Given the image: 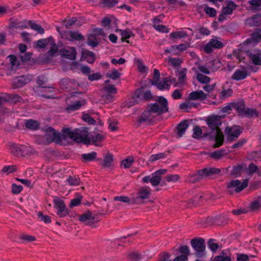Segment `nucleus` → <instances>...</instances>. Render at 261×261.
Listing matches in <instances>:
<instances>
[{
    "label": "nucleus",
    "instance_id": "nucleus-22",
    "mask_svg": "<svg viewBox=\"0 0 261 261\" xmlns=\"http://www.w3.org/2000/svg\"><path fill=\"white\" fill-rule=\"evenodd\" d=\"M207 98V94L201 90L193 91L188 96L189 100H205Z\"/></svg>",
    "mask_w": 261,
    "mask_h": 261
},
{
    "label": "nucleus",
    "instance_id": "nucleus-60",
    "mask_svg": "<svg viewBox=\"0 0 261 261\" xmlns=\"http://www.w3.org/2000/svg\"><path fill=\"white\" fill-rule=\"evenodd\" d=\"M182 60L179 58L169 57V62L174 67H178L182 63Z\"/></svg>",
    "mask_w": 261,
    "mask_h": 261
},
{
    "label": "nucleus",
    "instance_id": "nucleus-46",
    "mask_svg": "<svg viewBox=\"0 0 261 261\" xmlns=\"http://www.w3.org/2000/svg\"><path fill=\"white\" fill-rule=\"evenodd\" d=\"M225 150L223 149L215 150L211 153L210 156L214 159H220L225 154Z\"/></svg>",
    "mask_w": 261,
    "mask_h": 261
},
{
    "label": "nucleus",
    "instance_id": "nucleus-57",
    "mask_svg": "<svg viewBox=\"0 0 261 261\" xmlns=\"http://www.w3.org/2000/svg\"><path fill=\"white\" fill-rule=\"evenodd\" d=\"M37 216L41 221H43L45 223L49 224L51 222L50 217L47 215H43L42 212H39L37 213Z\"/></svg>",
    "mask_w": 261,
    "mask_h": 261
},
{
    "label": "nucleus",
    "instance_id": "nucleus-15",
    "mask_svg": "<svg viewBox=\"0 0 261 261\" xmlns=\"http://www.w3.org/2000/svg\"><path fill=\"white\" fill-rule=\"evenodd\" d=\"M28 21L29 20L24 19L23 21L19 20L16 19L14 20L11 21L8 28L9 29L13 30L15 29H28Z\"/></svg>",
    "mask_w": 261,
    "mask_h": 261
},
{
    "label": "nucleus",
    "instance_id": "nucleus-19",
    "mask_svg": "<svg viewBox=\"0 0 261 261\" xmlns=\"http://www.w3.org/2000/svg\"><path fill=\"white\" fill-rule=\"evenodd\" d=\"M220 172V169L215 167L204 168L200 170V173L203 174L204 178L219 174Z\"/></svg>",
    "mask_w": 261,
    "mask_h": 261
},
{
    "label": "nucleus",
    "instance_id": "nucleus-28",
    "mask_svg": "<svg viewBox=\"0 0 261 261\" xmlns=\"http://www.w3.org/2000/svg\"><path fill=\"white\" fill-rule=\"evenodd\" d=\"M188 126V121L187 120H184L180 122L176 127L178 136L179 137L182 136Z\"/></svg>",
    "mask_w": 261,
    "mask_h": 261
},
{
    "label": "nucleus",
    "instance_id": "nucleus-10",
    "mask_svg": "<svg viewBox=\"0 0 261 261\" xmlns=\"http://www.w3.org/2000/svg\"><path fill=\"white\" fill-rule=\"evenodd\" d=\"M150 194V189L149 187H142L137 193V195L133 197L134 203H140L143 200L147 199Z\"/></svg>",
    "mask_w": 261,
    "mask_h": 261
},
{
    "label": "nucleus",
    "instance_id": "nucleus-44",
    "mask_svg": "<svg viewBox=\"0 0 261 261\" xmlns=\"http://www.w3.org/2000/svg\"><path fill=\"white\" fill-rule=\"evenodd\" d=\"M170 37L173 39L182 38L188 36L187 32L185 31L173 32L170 34Z\"/></svg>",
    "mask_w": 261,
    "mask_h": 261
},
{
    "label": "nucleus",
    "instance_id": "nucleus-62",
    "mask_svg": "<svg viewBox=\"0 0 261 261\" xmlns=\"http://www.w3.org/2000/svg\"><path fill=\"white\" fill-rule=\"evenodd\" d=\"M204 10L205 13L208 15L210 17H214L216 15V10L213 8L205 7Z\"/></svg>",
    "mask_w": 261,
    "mask_h": 261
},
{
    "label": "nucleus",
    "instance_id": "nucleus-3",
    "mask_svg": "<svg viewBox=\"0 0 261 261\" xmlns=\"http://www.w3.org/2000/svg\"><path fill=\"white\" fill-rule=\"evenodd\" d=\"M62 131L63 133H61L56 131L52 127H48L46 129L47 139H50L52 142L60 144L63 140H66L67 137L70 138V135L68 132H74V129L71 130L70 128L67 127L64 128Z\"/></svg>",
    "mask_w": 261,
    "mask_h": 261
},
{
    "label": "nucleus",
    "instance_id": "nucleus-35",
    "mask_svg": "<svg viewBox=\"0 0 261 261\" xmlns=\"http://www.w3.org/2000/svg\"><path fill=\"white\" fill-rule=\"evenodd\" d=\"M113 156L112 154H106L105 156L102 166L104 168H109L113 162Z\"/></svg>",
    "mask_w": 261,
    "mask_h": 261
},
{
    "label": "nucleus",
    "instance_id": "nucleus-6",
    "mask_svg": "<svg viewBox=\"0 0 261 261\" xmlns=\"http://www.w3.org/2000/svg\"><path fill=\"white\" fill-rule=\"evenodd\" d=\"M225 115H210L206 118L208 126L213 130L220 129L219 126L222 124L221 119L225 118Z\"/></svg>",
    "mask_w": 261,
    "mask_h": 261
},
{
    "label": "nucleus",
    "instance_id": "nucleus-54",
    "mask_svg": "<svg viewBox=\"0 0 261 261\" xmlns=\"http://www.w3.org/2000/svg\"><path fill=\"white\" fill-rule=\"evenodd\" d=\"M54 203L55 204L54 207L57 210V211L66 208V205L64 201L61 199H56L54 200Z\"/></svg>",
    "mask_w": 261,
    "mask_h": 261
},
{
    "label": "nucleus",
    "instance_id": "nucleus-41",
    "mask_svg": "<svg viewBox=\"0 0 261 261\" xmlns=\"http://www.w3.org/2000/svg\"><path fill=\"white\" fill-rule=\"evenodd\" d=\"M70 33V39L69 40L82 41L84 39V37L77 31H71Z\"/></svg>",
    "mask_w": 261,
    "mask_h": 261
},
{
    "label": "nucleus",
    "instance_id": "nucleus-36",
    "mask_svg": "<svg viewBox=\"0 0 261 261\" xmlns=\"http://www.w3.org/2000/svg\"><path fill=\"white\" fill-rule=\"evenodd\" d=\"M114 201H118L122 202L128 204L134 203L133 197L130 198L127 196H119L114 197Z\"/></svg>",
    "mask_w": 261,
    "mask_h": 261
},
{
    "label": "nucleus",
    "instance_id": "nucleus-64",
    "mask_svg": "<svg viewBox=\"0 0 261 261\" xmlns=\"http://www.w3.org/2000/svg\"><path fill=\"white\" fill-rule=\"evenodd\" d=\"M248 3L251 5V10L256 9L261 6V0H250Z\"/></svg>",
    "mask_w": 261,
    "mask_h": 261
},
{
    "label": "nucleus",
    "instance_id": "nucleus-26",
    "mask_svg": "<svg viewBox=\"0 0 261 261\" xmlns=\"http://www.w3.org/2000/svg\"><path fill=\"white\" fill-rule=\"evenodd\" d=\"M199 105V104H196L194 102L186 101L180 103L179 105V108L183 111V112L189 113L190 112L189 111L190 109H192L193 107L197 108Z\"/></svg>",
    "mask_w": 261,
    "mask_h": 261
},
{
    "label": "nucleus",
    "instance_id": "nucleus-1",
    "mask_svg": "<svg viewBox=\"0 0 261 261\" xmlns=\"http://www.w3.org/2000/svg\"><path fill=\"white\" fill-rule=\"evenodd\" d=\"M70 135V139L77 143H83L84 144H89L92 142L94 145H97L99 143L104 140L105 136L102 134L93 133L88 134L87 127H81L74 129V132H68Z\"/></svg>",
    "mask_w": 261,
    "mask_h": 261
},
{
    "label": "nucleus",
    "instance_id": "nucleus-58",
    "mask_svg": "<svg viewBox=\"0 0 261 261\" xmlns=\"http://www.w3.org/2000/svg\"><path fill=\"white\" fill-rule=\"evenodd\" d=\"M207 246L213 252L216 251L219 248L218 244L215 243V240L213 239H210L208 241Z\"/></svg>",
    "mask_w": 261,
    "mask_h": 261
},
{
    "label": "nucleus",
    "instance_id": "nucleus-25",
    "mask_svg": "<svg viewBox=\"0 0 261 261\" xmlns=\"http://www.w3.org/2000/svg\"><path fill=\"white\" fill-rule=\"evenodd\" d=\"M248 75V74L247 71L237 69L235 71L231 79L236 81H241L245 79Z\"/></svg>",
    "mask_w": 261,
    "mask_h": 261
},
{
    "label": "nucleus",
    "instance_id": "nucleus-47",
    "mask_svg": "<svg viewBox=\"0 0 261 261\" xmlns=\"http://www.w3.org/2000/svg\"><path fill=\"white\" fill-rule=\"evenodd\" d=\"M160 77V72L157 69H155L153 71V79H149V82L152 85L157 84Z\"/></svg>",
    "mask_w": 261,
    "mask_h": 261
},
{
    "label": "nucleus",
    "instance_id": "nucleus-29",
    "mask_svg": "<svg viewBox=\"0 0 261 261\" xmlns=\"http://www.w3.org/2000/svg\"><path fill=\"white\" fill-rule=\"evenodd\" d=\"M99 42L97 40V36L95 34H90L87 35V44L92 46V47H95L99 44Z\"/></svg>",
    "mask_w": 261,
    "mask_h": 261
},
{
    "label": "nucleus",
    "instance_id": "nucleus-52",
    "mask_svg": "<svg viewBox=\"0 0 261 261\" xmlns=\"http://www.w3.org/2000/svg\"><path fill=\"white\" fill-rule=\"evenodd\" d=\"M197 79L198 81V82L202 84H207L211 81V78L210 77L204 75L200 73H197Z\"/></svg>",
    "mask_w": 261,
    "mask_h": 261
},
{
    "label": "nucleus",
    "instance_id": "nucleus-50",
    "mask_svg": "<svg viewBox=\"0 0 261 261\" xmlns=\"http://www.w3.org/2000/svg\"><path fill=\"white\" fill-rule=\"evenodd\" d=\"M202 178H204V176H203V174L200 173V170H199L196 174H194L190 177L189 180L194 183Z\"/></svg>",
    "mask_w": 261,
    "mask_h": 261
},
{
    "label": "nucleus",
    "instance_id": "nucleus-11",
    "mask_svg": "<svg viewBox=\"0 0 261 261\" xmlns=\"http://www.w3.org/2000/svg\"><path fill=\"white\" fill-rule=\"evenodd\" d=\"M22 98L19 95L15 93H5L4 96H0V106L4 105L5 102L16 103L20 101Z\"/></svg>",
    "mask_w": 261,
    "mask_h": 261
},
{
    "label": "nucleus",
    "instance_id": "nucleus-51",
    "mask_svg": "<svg viewBox=\"0 0 261 261\" xmlns=\"http://www.w3.org/2000/svg\"><path fill=\"white\" fill-rule=\"evenodd\" d=\"M109 123V128L112 132L116 131L118 129L117 125L118 122L116 119H109L108 120Z\"/></svg>",
    "mask_w": 261,
    "mask_h": 261
},
{
    "label": "nucleus",
    "instance_id": "nucleus-9",
    "mask_svg": "<svg viewBox=\"0 0 261 261\" xmlns=\"http://www.w3.org/2000/svg\"><path fill=\"white\" fill-rule=\"evenodd\" d=\"M224 46V44L220 41L212 38L203 46V49L207 54H211L213 52V48L220 49Z\"/></svg>",
    "mask_w": 261,
    "mask_h": 261
},
{
    "label": "nucleus",
    "instance_id": "nucleus-8",
    "mask_svg": "<svg viewBox=\"0 0 261 261\" xmlns=\"http://www.w3.org/2000/svg\"><path fill=\"white\" fill-rule=\"evenodd\" d=\"M248 179H245L242 182H241L240 180L238 179H236L230 181L227 185V188L230 191L234 189L236 193H239L246 188L248 186Z\"/></svg>",
    "mask_w": 261,
    "mask_h": 261
},
{
    "label": "nucleus",
    "instance_id": "nucleus-49",
    "mask_svg": "<svg viewBox=\"0 0 261 261\" xmlns=\"http://www.w3.org/2000/svg\"><path fill=\"white\" fill-rule=\"evenodd\" d=\"M121 75V73H120L116 69L114 68L112 70L111 73H107L106 74V76L107 77H109L110 79H111L112 80H116L119 79Z\"/></svg>",
    "mask_w": 261,
    "mask_h": 261
},
{
    "label": "nucleus",
    "instance_id": "nucleus-45",
    "mask_svg": "<svg viewBox=\"0 0 261 261\" xmlns=\"http://www.w3.org/2000/svg\"><path fill=\"white\" fill-rule=\"evenodd\" d=\"M168 81L167 80V78H165L163 79L162 82L159 83L157 82V84H156L155 86H156L157 88L160 90H163L164 89L169 90L170 85L168 83Z\"/></svg>",
    "mask_w": 261,
    "mask_h": 261
},
{
    "label": "nucleus",
    "instance_id": "nucleus-43",
    "mask_svg": "<svg viewBox=\"0 0 261 261\" xmlns=\"http://www.w3.org/2000/svg\"><path fill=\"white\" fill-rule=\"evenodd\" d=\"M129 256L132 261H145L143 255L137 252L130 253Z\"/></svg>",
    "mask_w": 261,
    "mask_h": 261
},
{
    "label": "nucleus",
    "instance_id": "nucleus-13",
    "mask_svg": "<svg viewBox=\"0 0 261 261\" xmlns=\"http://www.w3.org/2000/svg\"><path fill=\"white\" fill-rule=\"evenodd\" d=\"M96 60V55L93 51L83 48L80 61L86 60L89 64H93Z\"/></svg>",
    "mask_w": 261,
    "mask_h": 261
},
{
    "label": "nucleus",
    "instance_id": "nucleus-20",
    "mask_svg": "<svg viewBox=\"0 0 261 261\" xmlns=\"http://www.w3.org/2000/svg\"><path fill=\"white\" fill-rule=\"evenodd\" d=\"M232 109L236 111L238 114H243L245 109L246 103L243 99H239L237 101L232 102Z\"/></svg>",
    "mask_w": 261,
    "mask_h": 261
},
{
    "label": "nucleus",
    "instance_id": "nucleus-16",
    "mask_svg": "<svg viewBox=\"0 0 261 261\" xmlns=\"http://www.w3.org/2000/svg\"><path fill=\"white\" fill-rule=\"evenodd\" d=\"M63 58L73 60L76 56V50L74 47H70L68 49L61 48L60 50Z\"/></svg>",
    "mask_w": 261,
    "mask_h": 261
},
{
    "label": "nucleus",
    "instance_id": "nucleus-53",
    "mask_svg": "<svg viewBox=\"0 0 261 261\" xmlns=\"http://www.w3.org/2000/svg\"><path fill=\"white\" fill-rule=\"evenodd\" d=\"M16 170V167L14 165L10 166H5L1 172L3 173H5L6 175H9L10 173H13Z\"/></svg>",
    "mask_w": 261,
    "mask_h": 261
},
{
    "label": "nucleus",
    "instance_id": "nucleus-14",
    "mask_svg": "<svg viewBox=\"0 0 261 261\" xmlns=\"http://www.w3.org/2000/svg\"><path fill=\"white\" fill-rule=\"evenodd\" d=\"M181 254L174 258L173 261H186L190 254V249L187 245H181L177 249Z\"/></svg>",
    "mask_w": 261,
    "mask_h": 261
},
{
    "label": "nucleus",
    "instance_id": "nucleus-37",
    "mask_svg": "<svg viewBox=\"0 0 261 261\" xmlns=\"http://www.w3.org/2000/svg\"><path fill=\"white\" fill-rule=\"evenodd\" d=\"M80 182V178L75 176H69L66 180V183L71 186L79 185Z\"/></svg>",
    "mask_w": 261,
    "mask_h": 261
},
{
    "label": "nucleus",
    "instance_id": "nucleus-38",
    "mask_svg": "<svg viewBox=\"0 0 261 261\" xmlns=\"http://www.w3.org/2000/svg\"><path fill=\"white\" fill-rule=\"evenodd\" d=\"M135 160L133 156H128L126 159L123 160L121 162V166H123L124 168L127 169L132 166L134 163Z\"/></svg>",
    "mask_w": 261,
    "mask_h": 261
},
{
    "label": "nucleus",
    "instance_id": "nucleus-4",
    "mask_svg": "<svg viewBox=\"0 0 261 261\" xmlns=\"http://www.w3.org/2000/svg\"><path fill=\"white\" fill-rule=\"evenodd\" d=\"M9 149L11 153L16 156H30L34 152L31 147L17 144L10 145Z\"/></svg>",
    "mask_w": 261,
    "mask_h": 261
},
{
    "label": "nucleus",
    "instance_id": "nucleus-2",
    "mask_svg": "<svg viewBox=\"0 0 261 261\" xmlns=\"http://www.w3.org/2000/svg\"><path fill=\"white\" fill-rule=\"evenodd\" d=\"M156 101L159 105L157 102L149 104L146 109L143 111L142 114H146L148 113L164 114L168 112V102L166 98L160 96L158 97Z\"/></svg>",
    "mask_w": 261,
    "mask_h": 261
},
{
    "label": "nucleus",
    "instance_id": "nucleus-63",
    "mask_svg": "<svg viewBox=\"0 0 261 261\" xmlns=\"http://www.w3.org/2000/svg\"><path fill=\"white\" fill-rule=\"evenodd\" d=\"M187 69L185 68L179 71L178 81L180 83H183L186 80Z\"/></svg>",
    "mask_w": 261,
    "mask_h": 261
},
{
    "label": "nucleus",
    "instance_id": "nucleus-31",
    "mask_svg": "<svg viewBox=\"0 0 261 261\" xmlns=\"http://www.w3.org/2000/svg\"><path fill=\"white\" fill-rule=\"evenodd\" d=\"M50 42H53V37L52 36L38 40L36 42V47L41 49L44 48Z\"/></svg>",
    "mask_w": 261,
    "mask_h": 261
},
{
    "label": "nucleus",
    "instance_id": "nucleus-30",
    "mask_svg": "<svg viewBox=\"0 0 261 261\" xmlns=\"http://www.w3.org/2000/svg\"><path fill=\"white\" fill-rule=\"evenodd\" d=\"M28 27H30L32 30L36 31L40 34H44L45 31L43 28L40 24L36 23L33 20H29Z\"/></svg>",
    "mask_w": 261,
    "mask_h": 261
},
{
    "label": "nucleus",
    "instance_id": "nucleus-48",
    "mask_svg": "<svg viewBox=\"0 0 261 261\" xmlns=\"http://www.w3.org/2000/svg\"><path fill=\"white\" fill-rule=\"evenodd\" d=\"M243 169V166L241 165L234 166L232 170L231 171V174L235 177L239 176L242 173Z\"/></svg>",
    "mask_w": 261,
    "mask_h": 261
},
{
    "label": "nucleus",
    "instance_id": "nucleus-23",
    "mask_svg": "<svg viewBox=\"0 0 261 261\" xmlns=\"http://www.w3.org/2000/svg\"><path fill=\"white\" fill-rule=\"evenodd\" d=\"M226 2L227 3V6L222 8V12L224 14L231 15L238 7V5L231 0H228Z\"/></svg>",
    "mask_w": 261,
    "mask_h": 261
},
{
    "label": "nucleus",
    "instance_id": "nucleus-39",
    "mask_svg": "<svg viewBox=\"0 0 261 261\" xmlns=\"http://www.w3.org/2000/svg\"><path fill=\"white\" fill-rule=\"evenodd\" d=\"M94 217L92 215V213L88 212L86 213H84L80 216L79 220L82 222H87V221H93Z\"/></svg>",
    "mask_w": 261,
    "mask_h": 261
},
{
    "label": "nucleus",
    "instance_id": "nucleus-55",
    "mask_svg": "<svg viewBox=\"0 0 261 261\" xmlns=\"http://www.w3.org/2000/svg\"><path fill=\"white\" fill-rule=\"evenodd\" d=\"M82 198V196L79 195L77 196L76 198L71 199L69 204V207L70 208H72L73 207L77 206L79 205H80V204L81 203Z\"/></svg>",
    "mask_w": 261,
    "mask_h": 261
},
{
    "label": "nucleus",
    "instance_id": "nucleus-12",
    "mask_svg": "<svg viewBox=\"0 0 261 261\" xmlns=\"http://www.w3.org/2000/svg\"><path fill=\"white\" fill-rule=\"evenodd\" d=\"M167 170L166 169H160L151 174V184L155 187L159 184L161 186H164V182H161V175L165 174Z\"/></svg>",
    "mask_w": 261,
    "mask_h": 261
},
{
    "label": "nucleus",
    "instance_id": "nucleus-32",
    "mask_svg": "<svg viewBox=\"0 0 261 261\" xmlns=\"http://www.w3.org/2000/svg\"><path fill=\"white\" fill-rule=\"evenodd\" d=\"M47 79L43 75H40L37 76L36 83L39 87L42 88H53L50 86H46Z\"/></svg>",
    "mask_w": 261,
    "mask_h": 261
},
{
    "label": "nucleus",
    "instance_id": "nucleus-5",
    "mask_svg": "<svg viewBox=\"0 0 261 261\" xmlns=\"http://www.w3.org/2000/svg\"><path fill=\"white\" fill-rule=\"evenodd\" d=\"M191 245L197 257H201L205 255V244L203 239L196 238L192 239Z\"/></svg>",
    "mask_w": 261,
    "mask_h": 261
},
{
    "label": "nucleus",
    "instance_id": "nucleus-17",
    "mask_svg": "<svg viewBox=\"0 0 261 261\" xmlns=\"http://www.w3.org/2000/svg\"><path fill=\"white\" fill-rule=\"evenodd\" d=\"M246 24L249 27H259L261 25V13H257L246 19Z\"/></svg>",
    "mask_w": 261,
    "mask_h": 261
},
{
    "label": "nucleus",
    "instance_id": "nucleus-34",
    "mask_svg": "<svg viewBox=\"0 0 261 261\" xmlns=\"http://www.w3.org/2000/svg\"><path fill=\"white\" fill-rule=\"evenodd\" d=\"M97 156V153L95 151H92L88 153H83L82 154V158L84 162H92L94 161Z\"/></svg>",
    "mask_w": 261,
    "mask_h": 261
},
{
    "label": "nucleus",
    "instance_id": "nucleus-56",
    "mask_svg": "<svg viewBox=\"0 0 261 261\" xmlns=\"http://www.w3.org/2000/svg\"><path fill=\"white\" fill-rule=\"evenodd\" d=\"M76 21V18L72 17L67 20H66V19H64L62 22L63 24H65V26L67 29H69L71 26L75 24Z\"/></svg>",
    "mask_w": 261,
    "mask_h": 261
},
{
    "label": "nucleus",
    "instance_id": "nucleus-42",
    "mask_svg": "<svg viewBox=\"0 0 261 261\" xmlns=\"http://www.w3.org/2000/svg\"><path fill=\"white\" fill-rule=\"evenodd\" d=\"M152 115H141L140 117L137 119L135 123L136 127H139L140 124L149 121L152 118H150Z\"/></svg>",
    "mask_w": 261,
    "mask_h": 261
},
{
    "label": "nucleus",
    "instance_id": "nucleus-7",
    "mask_svg": "<svg viewBox=\"0 0 261 261\" xmlns=\"http://www.w3.org/2000/svg\"><path fill=\"white\" fill-rule=\"evenodd\" d=\"M241 133V128L237 125H233L231 127L227 126L225 129L227 139L229 141H233L237 139Z\"/></svg>",
    "mask_w": 261,
    "mask_h": 261
},
{
    "label": "nucleus",
    "instance_id": "nucleus-59",
    "mask_svg": "<svg viewBox=\"0 0 261 261\" xmlns=\"http://www.w3.org/2000/svg\"><path fill=\"white\" fill-rule=\"evenodd\" d=\"M153 27L156 31L168 33L169 32V29L166 26L162 24H153Z\"/></svg>",
    "mask_w": 261,
    "mask_h": 261
},
{
    "label": "nucleus",
    "instance_id": "nucleus-40",
    "mask_svg": "<svg viewBox=\"0 0 261 261\" xmlns=\"http://www.w3.org/2000/svg\"><path fill=\"white\" fill-rule=\"evenodd\" d=\"M167 156V153L166 152H161L157 154L151 155L149 160L148 162L150 163H152L155 161L159 159H164Z\"/></svg>",
    "mask_w": 261,
    "mask_h": 261
},
{
    "label": "nucleus",
    "instance_id": "nucleus-27",
    "mask_svg": "<svg viewBox=\"0 0 261 261\" xmlns=\"http://www.w3.org/2000/svg\"><path fill=\"white\" fill-rule=\"evenodd\" d=\"M86 103V100L84 99L82 100L76 101L74 103L68 106L66 108L67 112L70 113L72 111L77 110L79 109L82 105H84Z\"/></svg>",
    "mask_w": 261,
    "mask_h": 261
},
{
    "label": "nucleus",
    "instance_id": "nucleus-24",
    "mask_svg": "<svg viewBox=\"0 0 261 261\" xmlns=\"http://www.w3.org/2000/svg\"><path fill=\"white\" fill-rule=\"evenodd\" d=\"M216 135L215 138V143L213 145L214 148H217L222 145L224 142V135L220 129L216 130Z\"/></svg>",
    "mask_w": 261,
    "mask_h": 261
},
{
    "label": "nucleus",
    "instance_id": "nucleus-18",
    "mask_svg": "<svg viewBox=\"0 0 261 261\" xmlns=\"http://www.w3.org/2000/svg\"><path fill=\"white\" fill-rule=\"evenodd\" d=\"M254 52L255 53H252L247 51V56L254 65H261V50H255Z\"/></svg>",
    "mask_w": 261,
    "mask_h": 261
},
{
    "label": "nucleus",
    "instance_id": "nucleus-33",
    "mask_svg": "<svg viewBox=\"0 0 261 261\" xmlns=\"http://www.w3.org/2000/svg\"><path fill=\"white\" fill-rule=\"evenodd\" d=\"M39 122L35 120L30 119L25 122V126L30 129L37 130L39 128Z\"/></svg>",
    "mask_w": 261,
    "mask_h": 261
},
{
    "label": "nucleus",
    "instance_id": "nucleus-61",
    "mask_svg": "<svg viewBox=\"0 0 261 261\" xmlns=\"http://www.w3.org/2000/svg\"><path fill=\"white\" fill-rule=\"evenodd\" d=\"M128 28L126 29L124 31H121L120 35L121 36V42L125 41L127 43H129V41L128 40L130 38V36L128 33Z\"/></svg>",
    "mask_w": 261,
    "mask_h": 261
},
{
    "label": "nucleus",
    "instance_id": "nucleus-21",
    "mask_svg": "<svg viewBox=\"0 0 261 261\" xmlns=\"http://www.w3.org/2000/svg\"><path fill=\"white\" fill-rule=\"evenodd\" d=\"M27 84V80L23 75L14 77L12 82V86L14 88L22 87Z\"/></svg>",
    "mask_w": 261,
    "mask_h": 261
}]
</instances>
